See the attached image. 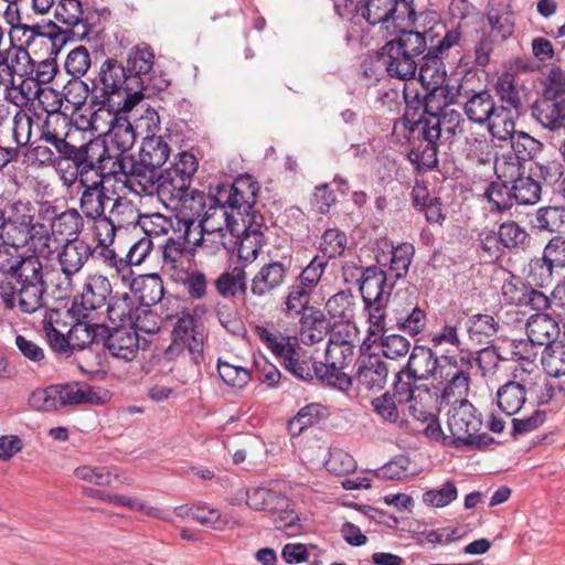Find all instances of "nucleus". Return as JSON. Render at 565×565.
Listing matches in <instances>:
<instances>
[{
    "label": "nucleus",
    "mask_w": 565,
    "mask_h": 565,
    "mask_svg": "<svg viewBox=\"0 0 565 565\" xmlns=\"http://www.w3.org/2000/svg\"><path fill=\"white\" fill-rule=\"evenodd\" d=\"M89 82L90 85L84 81H68L63 87L65 99L76 107L89 99L92 111L97 107L131 110L143 99L140 89H129L136 81L128 77L125 66L113 57L102 63Z\"/></svg>",
    "instance_id": "1"
},
{
    "label": "nucleus",
    "mask_w": 565,
    "mask_h": 565,
    "mask_svg": "<svg viewBox=\"0 0 565 565\" xmlns=\"http://www.w3.org/2000/svg\"><path fill=\"white\" fill-rule=\"evenodd\" d=\"M0 273L20 294V311L26 315L44 308L49 278L54 274L35 253L20 254L15 248L0 249Z\"/></svg>",
    "instance_id": "2"
},
{
    "label": "nucleus",
    "mask_w": 565,
    "mask_h": 565,
    "mask_svg": "<svg viewBox=\"0 0 565 565\" xmlns=\"http://www.w3.org/2000/svg\"><path fill=\"white\" fill-rule=\"evenodd\" d=\"M58 164L62 179L68 185L76 181L81 184L98 178H111L116 171L111 148L102 138L90 139L79 147L72 145L60 157Z\"/></svg>",
    "instance_id": "3"
},
{
    "label": "nucleus",
    "mask_w": 565,
    "mask_h": 565,
    "mask_svg": "<svg viewBox=\"0 0 565 565\" xmlns=\"http://www.w3.org/2000/svg\"><path fill=\"white\" fill-rule=\"evenodd\" d=\"M260 186L258 181L249 173H243L235 178L233 183H218L210 189V199L223 210L226 225L234 233L238 225L236 214L243 218H250L253 214H260L255 210Z\"/></svg>",
    "instance_id": "4"
},
{
    "label": "nucleus",
    "mask_w": 565,
    "mask_h": 565,
    "mask_svg": "<svg viewBox=\"0 0 565 565\" xmlns=\"http://www.w3.org/2000/svg\"><path fill=\"white\" fill-rule=\"evenodd\" d=\"M481 413L467 399L456 402L448 412L445 446L456 449L481 450L494 443L493 437L481 433Z\"/></svg>",
    "instance_id": "5"
},
{
    "label": "nucleus",
    "mask_w": 565,
    "mask_h": 565,
    "mask_svg": "<svg viewBox=\"0 0 565 565\" xmlns=\"http://www.w3.org/2000/svg\"><path fill=\"white\" fill-rule=\"evenodd\" d=\"M1 239L8 248L21 247L30 243L49 239V232L43 223L35 221V209L29 201H14L3 210Z\"/></svg>",
    "instance_id": "6"
},
{
    "label": "nucleus",
    "mask_w": 565,
    "mask_h": 565,
    "mask_svg": "<svg viewBox=\"0 0 565 565\" xmlns=\"http://www.w3.org/2000/svg\"><path fill=\"white\" fill-rule=\"evenodd\" d=\"M126 109L94 108L88 120L89 128L105 135L107 145L117 150L115 157L127 154L136 142V132Z\"/></svg>",
    "instance_id": "7"
},
{
    "label": "nucleus",
    "mask_w": 565,
    "mask_h": 565,
    "mask_svg": "<svg viewBox=\"0 0 565 565\" xmlns=\"http://www.w3.org/2000/svg\"><path fill=\"white\" fill-rule=\"evenodd\" d=\"M427 49L424 33L414 31L413 28L391 31V76L398 79H409L415 76L417 58Z\"/></svg>",
    "instance_id": "8"
},
{
    "label": "nucleus",
    "mask_w": 565,
    "mask_h": 565,
    "mask_svg": "<svg viewBox=\"0 0 565 565\" xmlns=\"http://www.w3.org/2000/svg\"><path fill=\"white\" fill-rule=\"evenodd\" d=\"M361 15L370 25L380 24L385 43L373 56L363 62L364 76L373 79L374 85L388 82V0H367L361 8Z\"/></svg>",
    "instance_id": "9"
},
{
    "label": "nucleus",
    "mask_w": 565,
    "mask_h": 565,
    "mask_svg": "<svg viewBox=\"0 0 565 565\" xmlns=\"http://www.w3.org/2000/svg\"><path fill=\"white\" fill-rule=\"evenodd\" d=\"M449 371L452 386L457 388V395L461 396L467 393L470 382L471 371L477 366L482 375L494 370L499 363V354L493 347H486L476 354L468 350H461L455 359H445Z\"/></svg>",
    "instance_id": "10"
},
{
    "label": "nucleus",
    "mask_w": 565,
    "mask_h": 565,
    "mask_svg": "<svg viewBox=\"0 0 565 565\" xmlns=\"http://www.w3.org/2000/svg\"><path fill=\"white\" fill-rule=\"evenodd\" d=\"M153 61L154 53L147 44L136 45L128 53L125 71L128 77H134L136 81L130 89H140V93H143V98L157 95L169 85L168 81L161 75L151 73Z\"/></svg>",
    "instance_id": "11"
},
{
    "label": "nucleus",
    "mask_w": 565,
    "mask_h": 565,
    "mask_svg": "<svg viewBox=\"0 0 565 565\" xmlns=\"http://www.w3.org/2000/svg\"><path fill=\"white\" fill-rule=\"evenodd\" d=\"M388 347L365 343L360 345V355L355 362V380L369 391H381L388 376Z\"/></svg>",
    "instance_id": "12"
},
{
    "label": "nucleus",
    "mask_w": 565,
    "mask_h": 565,
    "mask_svg": "<svg viewBox=\"0 0 565 565\" xmlns=\"http://www.w3.org/2000/svg\"><path fill=\"white\" fill-rule=\"evenodd\" d=\"M541 363L547 375L544 392L539 395L540 404L565 401V341L554 340L545 347Z\"/></svg>",
    "instance_id": "13"
},
{
    "label": "nucleus",
    "mask_w": 565,
    "mask_h": 565,
    "mask_svg": "<svg viewBox=\"0 0 565 565\" xmlns=\"http://www.w3.org/2000/svg\"><path fill=\"white\" fill-rule=\"evenodd\" d=\"M173 340L164 350L163 358L172 361L179 356L184 348L188 349L191 360L200 364L204 358V328L198 324L196 319L186 313L180 317L173 327Z\"/></svg>",
    "instance_id": "14"
},
{
    "label": "nucleus",
    "mask_w": 565,
    "mask_h": 565,
    "mask_svg": "<svg viewBox=\"0 0 565 565\" xmlns=\"http://www.w3.org/2000/svg\"><path fill=\"white\" fill-rule=\"evenodd\" d=\"M172 233L162 245L163 259L175 265L185 253H191L203 241V224L186 213L180 212Z\"/></svg>",
    "instance_id": "15"
},
{
    "label": "nucleus",
    "mask_w": 565,
    "mask_h": 565,
    "mask_svg": "<svg viewBox=\"0 0 565 565\" xmlns=\"http://www.w3.org/2000/svg\"><path fill=\"white\" fill-rule=\"evenodd\" d=\"M353 344L327 345L324 362H315L317 379L328 386L337 387L340 391H349L352 387L353 377L343 373L352 361Z\"/></svg>",
    "instance_id": "16"
},
{
    "label": "nucleus",
    "mask_w": 565,
    "mask_h": 565,
    "mask_svg": "<svg viewBox=\"0 0 565 565\" xmlns=\"http://www.w3.org/2000/svg\"><path fill=\"white\" fill-rule=\"evenodd\" d=\"M447 72L441 58L437 56L427 57L419 67L418 82L428 92V107L443 108L458 103L460 90L450 93L448 85H445Z\"/></svg>",
    "instance_id": "17"
},
{
    "label": "nucleus",
    "mask_w": 565,
    "mask_h": 565,
    "mask_svg": "<svg viewBox=\"0 0 565 565\" xmlns=\"http://www.w3.org/2000/svg\"><path fill=\"white\" fill-rule=\"evenodd\" d=\"M402 137L406 141L422 137L423 142H425L422 150L411 151L409 158L412 162L427 169H433L437 166V141L440 138V120L436 119L434 122L429 120L408 121V117H406Z\"/></svg>",
    "instance_id": "18"
},
{
    "label": "nucleus",
    "mask_w": 565,
    "mask_h": 565,
    "mask_svg": "<svg viewBox=\"0 0 565 565\" xmlns=\"http://www.w3.org/2000/svg\"><path fill=\"white\" fill-rule=\"evenodd\" d=\"M505 160V158H495L494 171L497 177L511 184V192L515 203L520 205L536 204L542 194L540 180H536L530 173L525 175L524 169H520V167Z\"/></svg>",
    "instance_id": "19"
},
{
    "label": "nucleus",
    "mask_w": 565,
    "mask_h": 565,
    "mask_svg": "<svg viewBox=\"0 0 565 565\" xmlns=\"http://www.w3.org/2000/svg\"><path fill=\"white\" fill-rule=\"evenodd\" d=\"M55 18L62 24L65 42L89 39V30L95 23V12H87L81 0H58Z\"/></svg>",
    "instance_id": "20"
},
{
    "label": "nucleus",
    "mask_w": 565,
    "mask_h": 565,
    "mask_svg": "<svg viewBox=\"0 0 565 565\" xmlns=\"http://www.w3.org/2000/svg\"><path fill=\"white\" fill-rule=\"evenodd\" d=\"M445 359H455V355H443L438 358L431 349L424 345H416L411 352L405 367L417 380L428 379L438 373L439 377L445 382L443 386H440L441 391L445 394L457 395V388L452 386L450 376H447L449 369L444 367L446 365Z\"/></svg>",
    "instance_id": "21"
},
{
    "label": "nucleus",
    "mask_w": 565,
    "mask_h": 565,
    "mask_svg": "<svg viewBox=\"0 0 565 565\" xmlns=\"http://www.w3.org/2000/svg\"><path fill=\"white\" fill-rule=\"evenodd\" d=\"M539 379L537 372H515L513 380L497 391V405L500 411L509 416L519 413L526 402V395L535 391Z\"/></svg>",
    "instance_id": "22"
},
{
    "label": "nucleus",
    "mask_w": 565,
    "mask_h": 565,
    "mask_svg": "<svg viewBox=\"0 0 565 565\" xmlns=\"http://www.w3.org/2000/svg\"><path fill=\"white\" fill-rule=\"evenodd\" d=\"M111 291V284L107 277L97 274L89 275L85 280L82 294L74 297L67 313L89 318L94 311L108 302Z\"/></svg>",
    "instance_id": "23"
},
{
    "label": "nucleus",
    "mask_w": 565,
    "mask_h": 565,
    "mask_svg": "<svg viewBox=\"0 0 565 565\" xmlns=\"http://www.w3.org/2000/svg\"><path fill=\"white\" fill-rule=\"evenodd\" d=\"M139 220L140 214L131 201L120 196L113 199L109 212L96 225V238L98 242H114L118 230L130 225L136 227Z\"/></svg>",
    "instance_id": "24"
},
{
    "label": "nucleus",
    "mask_w": 565,
    "mask_h": 565,
    "mask_svg": "<svg viewBox=\"0 0 565 565\" xmlns=\"http://www.w3.org/2000/svg\"><path fill=\"white\" fill-rule=\"evenodd\" d=\"M6 65L10 75L25 76L38 85L49 84L58 72L55 57L50 56L40 62H34L28 50L17 46H14V55L10 63L7 61Z\"/></svg>",
    "instance_id": "25"
},
{
    "label": "nucleus",
    "mask_w": 565,
    "mask_h": 565,
    "mask_svg": "<svg viewBox=\"0 0 565 565\" xmlns=\"http://www.w3.org/2000/svg\"><path fill=\"white\" fill-rule=\"evenodd\" d=\"M92 255L90 246L82 239H68L57 255L63 279L57 282V289L64 295L72 290L74 274L78 273Z\"/></svg>",
    "instance_id": "26"
},
{
    "label": "nucleus",
    "mask_w": 565,
    "mask_h": 565,
    "mask_svg": "<svg viewBox=\"0 0 565 565\" xmlns=\"http://www.w3.org/2000/svg\"><path fill=\"white\" fill-rule=\"evenodd\" d=\"M243 232L235 227L233 235H236L237 256L245 263L254 262L264 245L266 237L263 227L267 228L262 214H253L250 218H243Z\"/></svg>",
    "instance_id": "27"
},
{
    "label": "nucleus",
    "mask_w": 565,
    "mask_h": 565,
    "mask_svg": "<svg viewBox=\"0 0 565 565\" xmlns=\"http://www.w3.org/2000/svg\"><path fill=\"white\" fill-rule=\"evenodd\" d=\"M402 86L403 98L405 102V114L399 121H396L393 126L392 136H395L399 140L401 131L404 132V120L408 117V121L424 120L422 114H428L430 116L437 115L443 108H430L428 107V92L422 97L418 92V82L413 76L409 79H398Z\"/></svg>",
    "instance_id": "28"
},
{
    "label": "nucleus",
    "mask_w": 565,
    "mask_h": 565,
    "mask_svg": "<svg viewBox=\"0 0 565 565\" xmlns=\"http://www.w3.org/2000/svg\"><path fill=\"white\" fill-rule=\"evenodd\" d=\"M111 178H98L87 183H81L83 191L79 199V209L83 215L94 223V230L106 213L107 205L113 198L107 194L105 182Z\"/></svg>",
    "instance_id": "29"
},
{
    "label": "nucleus",
    "mask_w": 565,
    "mask_h": 565,
    "mask_svg": "<svg viewBox=\"0 0 565 565\" xmlns=\"http://www.w3.org/2000/svg\"><path fill=\"white\" fill-rule=\"evenodd\" d=\"M63 34L62 28L52 20L34 24L24 23L20 32L21 39H17L15 41L20 42L18 47L25 50L38 40L47 41L51 47V55H57L66 44Z\"/></svg>",
    "instance_id": "30"
},
{
    "label": "nucleus",
    "mask_w": 565,
    "mask_h": 565,
    "mask_svg": "<svg viewBox=\"0 0 565 565\" xmlns=\"http://www.w3.org/2000/svg\"><path fill=\"white\" fill-rule=\"evenodd\" d=\"M288 273L289 266L281 260L264 264L250 280L252 295L265 298L285 284Z\"/></svg>",
    "instance_id": "31"
},
{
    "label": "nucleus",
    "mask_w": 565,
    "mask_h": 565,
    "mask_svg": "<svg viewBox=\"0 0 565 565\" xmlns=\"http://www.w3.org/2000/svg\"><path fill=\"white\" fill-rule=\"evenodd\" d=\"M73 125L67 115L54 110L50 113L41 128V140L54 147L58 157H61L72 146L67 141Z\"/></svg>",
    "instance_id": "32"
},
{
    "label": "nucleus",
    "mask_w": 565,
    "mask_h": 565,
    "mask_svg": "<svg viewBox=\"0 0 565 565\" xmlns=\"http://www.w3.org/2000/svg\"><path fill=\"white\" fill-rule=\"evenodd\" d=\"M416 391L418 394L409 402V411L414 418L422 423H427L436 416L440 402L451 395L445 394L438 385H420L416 386Z\"/></svg>",
    "instance_id": "33"
},
{
    "label": "nucleus",
    "mask_w": 565,
    "mask_h": 565,
    "mask_svg": "<svg viewBox=\"0 0 565 565\" xmlns=\"http://www.w3.org/2000/svg\"><path fill=\"white\" fill-rule=\"evenodd\" d=\"M129 280L130 290L141 307L150 308L162 300L164 288L158 274L138 275Z\"/></svg>",
    "instance_id": "34"
},
{
    "label": "nucleus",
    "mask_w": 565,
    "mask_h": 565,
    "mask_svg": "<svg viewBox=\"0 0 565 565\" xmlns=\"http://www.w3.org/2000/svg\"><path fill=\"white\" fill-rule=\"evenodd\" d=\"M153 186L160 196L171 201H185L191 182L180 174L178 169L167 168L157 174Z\"/></svg>",
    "instance_id": "35"
},
{
    "label": "nucleus",
    "mask_w": 565,
    "mask_h": 565,
    "mask_svg": "<svg viewBox=\"0 0 565 565\" xmlns=\"http://www.w3.org/2000/svg\"><path fill=\"white\" fill-rule=\"evenodd\" d=\"M387 305L388 299L364 305L369 315V329L362 343H365L366 348H369L370 344L388 347V335L386 334Z\"/></svg>",
    "instance_id": "36"
},
{
    "label": "nucleus",
    "mask_w": 565,
    "mask_h": 565,
    "mask_svg": "<svg viewBox=\"0 0 565 565\" xmlns=\"http://www.w3.org/2000/svg\"><path fill=\"white\" fill-rule=\"evenodd\" d=\"M299 324L303 343L310 345L322 341L332 328L330 320L316 307L299 316Z\"/></svg>",
    "instance_id": "37"
},
{
    "label": "nucleus",
    "mask_w": 565,
    "mask_h": 565,
    "mask_svg": "<svg viewBox=\"0 0 565 565\" xmlns=\"http://www.w3.org/2000/svg\"><path fill=\"white\" fill-rule=\"evenodd\" d=\"M58 409L79 404H100V397L87 383L68 382L55 384Z\"/></svg>",
    "instance_id": "38"
},
{
    "label": "nucleus",
    "mask_w": 565,
    "mask_h": 565,
    "mask_svg": "<svg viewBox=\"0 0 565 565\" xmlns=\"http://www.w3.org/2000/svg\"><path fill=\"white\" fill-rule=\"evenodd\" d=\"M531 113L544 128L565 129V99H540L532 105Z\"/></svg>",
    "instance_id": "39"
},
{
    "label": "nucleus",
    "mask_w": 565,
    "mask_h": 565,
    "mask_svg": "<svg viewBox=\"0 0 565 565\" xmlns=\"http://www.w3.org/2000/svg\"><path fill=\"white\" fill-rule=\"evenodd\" d=\"M113 161L119 163V167L115 164L116 171L111 179H117L119 174H122L135 179L140 184L151 183V185H153L158 174V169L151 168L143 158L139 157L138 160H135L131 154L127 153L122 157L113 156Z\"/></svg>",
    "instance_id": "40"
},
{
    "label": "nucleus",
    "mask_w": 565,
    "mask_h": 565,
    "mask_svg": "<svg viewBox=\"0 0 565 565\" xmlns=\"http://www.w3.org/2000/svg\"><path fill=\"white\" fill-rule=\"evenodd\" d=\"M509 139L511 141V152L503 153L498 158H505L507 162L520 167V169H524V162L531 161L542 147L539 140L524 131H516Z\"/></svg>",
    "instance_id": "41"
},
{
    "label": "nucleus",
    "mask_w": 565,
    "mask_h": 565,
    "mask_svg": "<svg viewBox=\"0 0 565 565\" xmlns=\"http://www.w3.org/2000/svg\"><path fill=\"white\" fill-rule=\"evenodd\" d=\"M559 333L557 322L547 315H533L526 322V337L533 345L548 347Z\"/></svg>",
    "instance_id": "42"
},
{
    "label": "nucleus",
    "mask_w": 565,
    "mask_h": 565,
    "mask_svg": "<svg viewBox=\"0 0 565 565\" xmlns=\"http://www.w3.org/2000/svg\"><path fill=\"white\" fill-rule=\"evenodd\" d=\"M386 280V273L375 266L363 270L359 289L364 305L388 299V292L385 296L384 291Z\"/></svg>",
    "instance_id": "43"
},
{
    "label": "nucleus",
    "mask_w": 565,
    "mask_h": 565,
    "mask_svg": "<svg viewBox=\"0 0 565 565\" xmlns=\"http://www.w3.org/2000/svg\"><path fill=\"white\" fill-rule=\"evenodd\" d=\"M107 350L117 359L134 360L139 350L138 332L126 328H114Z\"/></svg>",
    "instance_id": "44"
},
{
    "label": "nucleus",
    "mask_w": 565,
    "mask_h": 565,
    "mask_svg": "<svg viewBox=\"0 0 565 565\" xmlns=\"http://www.w3.org/2000/svg\"><path fill=\"white\" fill-rule=\"evenodd\" d=\"M401 298L408 301V309L399 317H395L398 330L409 335H416L424 330L426 313L414 306L413 292L406 290H398L395 294V300Z\"/></svg>",
    "instance_id": "45"
},
{
    "label": "nucleus",
    "mask_w": 565,
    "mask_h": 565,
    "mask_svg": "<svg viewBox=\"0 0 565 565\" xmlns=\"http://www.w3.org/2000/svg\"><path fill=\"white\" fill-rule=\"evenodd\" d=\"M498 105L488 90H479L467 97L463 104L465 114L472 122L484 125Z\"/></svg>",
    "instance_id": "46"
},
{
    "label": "nucleus",
    "mask_w": 565,
    "mask_h": 565,
    "mask_svg": "<svg viewBox=\"0 0 565 565\" xmlns=\"http://www.w3.org/2000/svg\"><path fill=\"white\" fill-rule=\"evenodd\" d=\"M499 322L490 315H473L468 320L469 339L477 344H489L498 334Z\"/></svg>",
    "instance_id": "47"
},
{
    "label": "nucleus",
    "mask_w": 565,
    "mask_h": 565,
    "mask_svg": "<svg viewBox=\"0 0 565 565\" xmlns=\"http://www.w3.org/2000/svg\"><path fill=\"white\" fill-rule=\"evenodd\" d=\"M257 334L260 341L275 354L284 364L292 359L296 350H301L297 341H291L289 337H279L264 327L257 328Z\"/></svg>",
    "instance_id": "48"
},
{
    "label": "nucleus",
    "mask_w": 565,
    "mask_h": 565,
    "mask_svg": "<svg viewBox=\"0 0 565 565\" xmlns=\"http://www.w3.org/2000/svg\"><path fill=\"white\" fill-rule=\"evenodd\" d=\"M216 291L224 298L246 296V271L243 267H234L231 271L222 273L214 281Z\"/></svg>",
    "instance_id": "49"
},
{
    "label": "nucleus",
    "mask_w": 565,
    "mask_h": 565,
    "mask_svg": "<svg viewBox=\"0 0 565 565\" xmlns=\"http://www.w3.org/2000/svg\"><path fill=\"white\" fill-rule=\"evenodd\" d=\"M313 290L308 289L300 282L294 281L287 287L284 300V312L290 318H297L307 310L311 309L310 305Z\"/></svg>",
    "instance_id": "50"
},
{
    "label": "nucleus",
    "mask_w": 565,
    "mask_h": 565,
    "mask_svg": "<svg viewBox=\"0 0 565 565\" xmlns=\"http://www.w3.org/2000/svg\"><path fill=\"white\" fill-rule=\"evenodd\" d=\"M170 156V147L161 136H147L143 138L139 157L143 158L151 168H161Z\"/></svg>",
    "instance_id": "51"
},
{
    "label": "nucleus",
    "mask_w": 565,
    "mask_h": 565,
    "mask_svg": "<svg viewBox=\"0 0 565 565\" xmlns=\"http://www.w3.org/2000/svg\"><path fill=\"white\" fill-rule=\"evenodd\" d=\"M246 503L256 511L275 512L286 503V495L266 488H253L247 490Z\"/></svg>",
    "instance_id": "52"
},
{
    "label": "nucleus",
    "mask_w": 565,
    "mask_h": 565,
    "mask_svg": "<svg viewBox=\"0 0 565 565\" xmlns=\"http://www.w3.org/2000/svg\"><path fill=\"white\" fill-rule=\"evenodd\" d=\"M84 228V216L76 209H67L58 214L56 221L52 222L54 234L62 235L68 239H78L77 236Z\"/></svg>",
    "instance_id": "53"
},
{
    "label": "nucleus",
    "mask_w": 565,
    "mask_h": 565,
    "mask_svg": "<svg viewBox=\"0 0 565 565\" xmlns=\"http://www.w3.org/2000/svg\"><path fill=\"white\" fill-rule=\"evenodd\" d=\"M486 124L492 137L499 140H508L516 132L512 109L505 106H497Z\"/></svg>",
    "instance_id": "54"
},
{
    "label": "nucleus",
    "mask_w": 565,
    "mask_h": 565,
    "mask_svg": "<svg viewBox=\"0 0 565 565\" xmlns=\"http://www.w3.org/2000/svg\"><path fill=\"white\" fill-rule=\"evenodd\" d=\"M270 514L273 516L275 527L285 532L286 535L296 536L301 533L302 525L300 523V518L291 508L288 497H286V503L275 510V512H270Z\"/></svg>",
    "instance_id": "55"
},
{
    "label": "nucleus",
    "mask_w": 565,
    "mask_h": 565,
    "mask_svg": "<svg viewBox=\"0 0 565 565\" xmlns=\"http://www.w3.org/2000/svg\"><path fill=\"white\" fill-rule=\"evenodd\" d=\"M417 19L414 0H391L392 31L413 28Z\"/></svg>",
    "instance_id": "56"
},
{
    "label": "nucleus",
    "mask_w": 565,
    "mask_h": 565,
    "mask_svg": "<svg viewBox=\"0 0 565 565\" xmlns=\"http://www.w3.org/2000/svg\"><path fill=\"white\" fill-rule=\"evenodd\" d=\"M348 238L344 232L339 228H328L323 232L320 241V252L324 259L329 263L330 259H334L343 255L347 248Z\"/></svg>",
    "instance_id": "57"
},
{
    "label": "nucleus",
    "mask_w": 565,
    "mask_h": 565,
    "mask_svg": "<svg viewBox=\"0 0 565 565\" xmlns=\"http://www.w3.org/2000/svg\"><path fill=\"white\" fill-rule=\"evenodd\" d=\"M106 305V313L110 322L125 324L131 320L134 302L127 292L111 295Z\"/></svg>",
    "instance_id": "58"
},
{
    "label": "nucleus",
    "mask_w": 565,
    "mask_h": 565,
    "mask_svg": "<svg viewBox=\"0 0 565 565\" xmlns=\"http://www.w3.org/2000/svg\"><path fill=\"white\" fill-rule=\"evenodd\" d=\"M179 217L180 213L174 214L171 217L156 213L143 216L141 220H139V223L141 224V228L146 234L145 237H149L151 239V237L167 235L169 231H171V234L174 233V222L179 220Z\"/></svg>",
    "instance_id": "59"
},
{
    "label": "nucleus",
    "mask_w": 565,
    "mask_h": 565,
    "mask_svg": "<svg viewBox=\"0 0 565 565\" xmlns=\"http://www.w3.org/2000/svg\"><path fill=\"white\" fill-rule=\"evenodd\" d=\"M495 92L502 103L509 109L518 111L522 107V100L514 76L510 73H503L495 84Z\"/></svg>",
    "instance_id": "60"
},
{
    "label": "nucleus",
    "mask_w": 565,
    "mask_h": 565,
    "mask_svg": "<svg viewBox=\"0 0 565 565\" xmlns=\"http://www.w3.org/2000/svg\"><path fill=\"white\" fill-rule=\"evenodd\" d=\"M92 64L88 50L81 45L72 50L65 60L64 67L67 74L72 76L71 81H82Z\"/></svg>",
    "instance_id": "61"
},
{
    "label": "nucleus",
    "mask_w": 565,
    "mask_h": 565,
    "mask_svg": "<svg viewBox=\"0 0 565 565\" xmlns=\"http://www.w3.org/2000/svg\"><path fill=\"white\" fill-rule=\"evenodd\" d=\"M484 196L492 204V209L500 212L510 209L514 201L511 184L499 178L487 186Z\"/></svg>",
    "instance_id": "62"
},
{
    "label": "nucleus",
    "mask_w": 565,
    "mask_h": 565,
    "mask_svg": "<svg viewBox=\"0 0 565 565\" xmlns=\"http://www.w3.org/2000/svg\"><path fill=\"white\" fill-rule=\"evenodd\" d=\"M217 372L223 382L232 387L243 388L252 379L250 371L243 366L217 360Z\"/></svg>",
    "instance_id": "63"
},
{
    "label": "nucleus",
    "mask_w": 565,
    "mask_h": 565,
    "mask_svg": "<svg viewBox=\"0 0 565 565\" xmlns=\"http://www.w3.org/2000/svg\"><path fill=\"white\" fill-rule=\"evenodd\" d=\"M56 397L55 384H53L32 391L28 397V404L31 409L36 412H56L58 411V402Z\"/></svg>",
    "instance_id": "64"
}]
</instances>
